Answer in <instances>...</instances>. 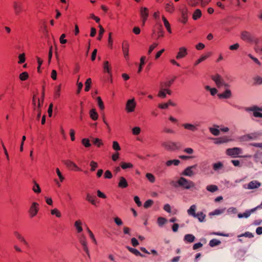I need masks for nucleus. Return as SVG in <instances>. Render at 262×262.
Returning <instances> with one entry per match:
<instances>
[{"label":"nucleus","mask_w":262,"mask_h":262,"mask_svg":"<svg viewBox=\"0 0 262 262\" xmlns=\"http://www.w3.org/2000/svg\"><path fill=\"white\" fill-rule=\"evenodd\" d=\"M243 153L242 149L239 147H233L229 148L226 149V154L227 155L230 156L232 158H237V157H243V158H251V156L250 155H244V156H239V155Z\"/></svg>","instance_id":"nucleus-1"},{"label":"nucleus","mask_w":262,"mask_h":262,"mask_svg":"<svg viewBox=\"0 0 262 262\" xmlns=\"http://www.w3.org/2000/svg\"><path fill=\"white\" fill-rule=\"evenodd\" d=\"M178 184L180 187L185 189H190L195 187V184L192 181L186 179L184 177H180L178 180Z\"/></svg>","instance_id":"nucleus-2"},{"label":"nucleus","mask_w":262,"mask_h":262,"mask_svg":"<svg viewBox=\"0 0 262 262\" xmlns=\"http://www.w3.org/2000/svg\"><path fill=\"white\" fill-rule=\"evenodd\" d=\"M162 146L167 150L173 151L179 149L181 147V144L180 143L173 142H164L162 143Z\"/></svg>","instance_id":"nucleus-3"},{"label":"nucleus","mask_w":262,"mask_h":262,"mask_svg":"<svg viewBox=\"0 0 262 262\" xmlns=\"http://www.w3.org/2000/svg\"><path fill=\"white\" fill-rule=\"evenodd\" d=\"M211 79L215 83L217 88H221L223 86L224 80L220 75L216 74L212 75L211 76Z\"/></svg>","instance_id":"nucleus-4"},{"label":"nucleus","mask_w":262,"mask_h":262,"mask_svg":"<svg viewBox=\"0 0 262 262\" xmlns=\"http://www.w3.org/2000/svg\"><path fill=\"white\" fill-rule=\"evenodd\" d=\"M197 167V164H195L190 166L187 167L182 172V174L185 176L191 177L194 174L193 169H195Z\"/></svg>","instance_id":"nucleus-5"},{"label":"nucleus","mask_w":262,"mask_h":262,"mask_svg":"<svg viewBox=\"0 0 262 262\" xmlns=\"http://www.w3.org/2000/svg\"><path fill=\"white\" fill-rule=\"evenodd\" d=\"M13 8L14 9L15 14L16 15H19V13L23 11L22 4L19 2H16V1L13 2Z\"/></svg>","instance_id":"nucleus-6"},{"label":"nucleus","mask_w":262,"mask_h":262,"mask_svg":"<svg viewBox=\"0 0 262 262\" xmlns=\"http://www.w3.org/2000/svg\"><path fill=\"white\" fill-rule=\"evenodd\" d=\"M38 203L36 202H34L32 203L29 211L31 217H33L37 214L38 211Z\"/></svg>","instance_id":"nucleus-7"},{"label":"nucleus","mask_w":262,"mask_h":262,"mask_svg":"<svg viewBox=\"0 0 262 262\" xmlns=\"http://www.w3.org/2000/svg\"><path fill=\"white\" fill-rule=\"evenodd\" d=\"M79 242L83 246V248L84 251L86 252V254L88 255V257H90V255L88 247L87 246V243L85 239V237L84 235H81V237L79 238Z\"/></svg>","instance_id":"nucleus-8"},{"label":"nucleus","mask_w":262,"mask_h":262,"mask_svg":"<svg viewBox=\"0 0 262 262\" xmlns=\"http://www.w3.org/2000/svg\"><path fill=\"white\" fill-rule=\"evenodd\" d=\"M136 106L134 99L128 100L126 104V110L128 112H132L134 111Z\"/></svg>","instance_id":"nucleus-9"},{"label":"nucleus","mask_w":262,"mask_h":262,"mask_svg":"<svg viewBox=\"0 0 262 262\" xmlns=\"http://www.w3.org/2000/svg\"><path fill=\"white\" fill-rule=\"evenodd\" d=\"M140 15L142 19L143 25H144L148 16V10L146 7H142L140 10Z\"/></svg>","instance_id":"nucleus-10"},{"label":"nucleus","mask_w":262,"mask_h":262,"mask_svg":"<svg viewBox=\"0 0 262 262\" xmlns=\"http://www.w3.org/2000/svg\"><path fill=\"white\" fill-rule=\"evenodd\" d=\"M182 126L185 129L194 132L198 130V126H199V124H192L189 123H186L183 124Z\"/></svg>","instance_id":"nucleus-11"},{"label":"nucleus","mask_w":262,"mask_h":262,"mask_svg":"<svg viewBox=\"0 0 262 262\" xmlns=\"http://www.w3.org/2000/svg\"><path fill=\"white\" fill-rule=\"evenodd\" d=\"M188 54L187 50L185 47H181L179 48V52L176 56L177 59H180L185 57Z\"/></svg>","instance_id":"nucleus-12"},{"label":"nucleus","mask_w":262,"mask_h":262,"mask_svg":"<svg viewBox=\"0 0 262 262\" xmlns=\"http://www.w3.org/2000/svg\"><path fill=\"white\" fill-rule=\"evenodd\" d=\"M241 38L242 40L247 41L249 42H252L253 41L251 34L246 31L242 32Z\"/></svg>","instance_id":"nucleus-13"},{"label":"nucleus","mask_w":262,"mask_h":262,"mask_svg":"<svg viewBox=\"0 0 262 262\" xmlns=\"http://www.w3.org/2000/svg\"><path fill=\"white\" fill-rule=\"evenodd\" d=\"M62 162L71 170H80L79 168L74 162L70 160H64Z\"/></svg>","instance_id":"nucleus-14"},{"label":"nucleus","mask_w":262,"mask_h":262,"mask_svg":"<svg viewBox=\"0 0 262 262\" xmlns=\"http://www.w3.org/2000/svg\"><path fill=\"white\" fill-rule=\"evenodd\" d=\"M220 99H229L232 96V93L229 89H226L223 93L217 94Z\"/></svg>","instance_id":"nucleus-15"},{"label":"nucleus","mask_w":262,"mask_h":262,"mask_svg":"<svg viewBox=\"0 0 262 262\" xmlns=\"http://www.w3.org/2000/svg\"><path fill=\"white\" fill-rule=\"evenodd\" d=\"M261 184L257 181H252L248 185V189H253L259 187Z\"/></svg>","instance_id":"nucleus-16"},{"label":"nucleus","mask_w":262,"mask_h":262,"mask_svg":"<svg viewBox=\"0 0 262 262\" xmlns=\"http://www.w3.org/2000/svg\"><path fill=\"white\" fill-rule=\"evenodd\" d=\"M215 142L214 143L215 144H223L225 143H227L230 141H231V139H229L227 137L225 136L223 137L218 138L215 139Z\"/></svg>","instance_id":"nucleus-17"},{"label":"nucleus","mask_w":262,"mask_h":262,"mask_svg":"<svg viewBox=\"0 0 262 262\" xmlns=\"http://www.w3.org/2000/svg\"><path fill=\"white\" fill-rule=\"evenodd\" d=\"M14 235L21 242H22L24 244L28 246L29 244L25 239L24 236H23L18 232L14 231Z\"/></svg>","instance_id":"nucleus-18"},{"label":"nucleus","mask_w":262,"mask_h":262,"mask_svg":"<svg viewBox=\"0 0 262 262\" xmlns=\"http://www.w3.org/2000/svg\"><path fill=\"white\" fill-rule=\"evenodd\" d=\"M128 186V183L123 177L119 178V182L118 183V187L121 188H125Z\"/></svg>","instance_id":"nucleus-19"},{"label":"nucleus","mask_w":262,"mask_h":262,"mask_svg":"<svg viewBox=\"0 0 262 262\" xmlns=\"http://www.w3.org/2000/svg\"><path fill=\"white\" fill-rule=\"evenodd\" d=\"M196 209V205H191L189 209H188V210H187L188 214L190 216H192L193 217H195L196 216V213H195Z\"/></svg>","instance_id":"nucleus-20"},{"label":"nucleus","mask_w":262,"mask_h":262,"mask_svg":"<svg viewBox=\"0 0 262 262\" xmlns=\"http://www.w3.org/2000/svg\"><path fill=\"white\" fill-rule=\"evenodd\" d=\"M128 48L129 45L128 43L126 42L122 45V51L123 52L124 56L126 59L128 58Z\"/></svg>","instance_id":"nucleus-21"},{"label":"nucleus","mask_w":262,"mask_h":262,"mask_svg":"<svg viewBox=\"0 0 262 262\" xmlns=\"http://www.w3.org/2000/svg\"><path fill=\"white\" fill-rule=\"evenodd\" d=\"M253 210V208L250 210H246L244 213H238L237 215V216L238 218H248L250 216V215L251 214V213H253L254 211H252Z\"/></svg>","instance_id":"nucleus-22"},{"label":"nucleus","mask_w":262,"mask_h":262,"mask_svg":"<svg viewBox=\"0 0 262 262\" xmlns=\"http://www.w3.org/2000/svg\"><path fill=\"white\" fill-rule=\"evenodd\" d=\"M61 84H59L54 88V98L55 99L58 98L60 95Z\"/></svg>","instance_id":"nucleus-23"},{"label":"nucleus","mask_w":262,"mask_h":262,"mask_svg":"<svg viewBox=\"0 0 262 262\" xmlns=\"http://www.w3.org/2000/svg\"><path fill=\"white\" fill-rule=\"evenodd\" d=\"M195 236L191 234H187L184 236V241L188 243H192L195 240Z\"/></svg>","instance_id":"nucleus-24"},{"label":"nucleus","mask_w":262,"mask_h":262,"mask_svg":"<svg viewBox=\"0 0 262 262\" xmlns=\"http://www.w3.org/2000/svg\"><path fill=\"white\" fill-rule=\"evenodd\" d=\"M126 248L132 253L136 256H140L141 257H144V255L141 254L137 249L131 248L129 246H126Z\"/></svg>","instance_id":"nucleus-25"},{"label":"nucleus","mask_w":262,"mask_h":262,"mask_svg":"<svg viewBox=\"0 0 262 262\" xmlns=\"http://www.w3.org/2000/svg\"><path fill=\"white\" fill-rule=\"evenodd\" d=\"M165 9L167 12L170 13H172L174 11L173 4L171 2L166 4Z\"/></svg>","instance_id":"nucleus-26"},{"label":"nucleus","mask_w":262,"mask_h":262,"mask_svg":"<svg viewBox=\"0 0 262 262\" xmlns=\"http://www.w3.org/2000/svg\"><path fill=\"white\" fill-rule=\"evenodd\" d=\"M213 169L215 171H219L220 170H221L223 168V164L221 162H219L215 163H214L212 165Z\"/></svg>","instance_id":"nucleus-27"},{"label":"nucleus","mask_w":262,"mask_h":262,"mask_svg":"<svg viewBox=\"0 0 262 262\" xmlns=\"http://www.w3.org/2000/svg\"><path fill=\"white\" fill-rule=\"evenodd\" d=\"M161 90L159 91L158 96L161 98H165L166 97V92L163 84H160Z\"/></svg>","instance_id":"nucleus-28"},{"label":"nucleus","mask_w":262,"mask_h":262,"mask_svg":"<svg viewBox=\"0 0 262 262\" xmlns=\"http://www.w3.org/2000/svg\"><path fill=\"white\" fill-rule=\"evenodd\" d=\"M82 222L80 220H77L75 222L74 226L76 227L77 231L78 233L82 231V228L81 227Z\"/></svg>","instance_id":"nucleus-29"},{"label":"nucleus","mask_w":262,"mask_h":262,"mask_svg":"<svg viewBox=\"0 0 262 262\" xmlns=\"http://www.w3.org/2000/svg\"><path fill=\"white\" fill-rule=\"evenodd\" d=\"M90 117L93 120H96L98 119V115L95 108L92 109L90 112Z\"/></svg>","instance_id":"nucleus-30"},{"label":"nucleus","mask_w":262,"mask_h":262,"mask_svg":"<svg viewBox=\"0 0 262 262\" xmlns=\"http://www.w3.org/2000/svg\"><path fill=\"white\" fill-rule=\"evenodd\" d=\"M206 189L211 192H214L218 190V187L215 185H209L207 186Z\"/></svg>","instance_id":"nucleus-31"},{"label":"nucleus","mask_w":262,"mask_h":262,"mask_svg":"<svg viewBox=\"0 0 262 262\" xmlns=\"http://www.w3.org/2000/svg\"><path fill=\"white\" fill-rule=\"evenodd\" d=\"M202 15V12L201 11L198 9L195 10L193 14L192 18L194 20H196L198 18H199Z\"/></svg>","instance_id":"nucleus-32"},{"label":"nucleus","mask_w":262,"mask_h":262,"mask_svg":"<svg viewBox=\"0 0 262 262\" xmlns=\"http://www.w3.org/2000/svg\"><path fill=\"white\" fill-rule=\"evenodd\" d=\"M34 185L32 187V190L35 193H39L41 192V189L38 184L35 181L33 182Z\"/></svg>","instance_id":"nucleus-33"},{"label":"nucleus","mask_w":262,"mask_h":262,"mask_svg":"<svg viewBox=\"0 0 262 262\" xmlns=\"http://www.w3.org/2000/svg\"><path fill=\"white\" fill-rule=\"evenodd\" d=\"M221 242L220 241H219L217 239L214 238V239H212L211 241H210L209 245L210 247H213L214 246L219 245L221 244Z\"/></svg>","instance_id":"nucleus-34"},{"label":"nucleus","mask_w":262,"mask_h":262,"mask_svg":"<svg viewBox=\"0 0 262 262\" xmlns=\"http://www.w3.org/2000/svg\"><path fill=\"white\" fill-rule=\"evenodd\" d=\"M180 163V161L179 160H168L166 162V165L167 166H170L172 164H173L175 166L178 165Z\"/></svg>","instance_id":"nucleus-35"},{"label":"nucleus","mask_w":262,"mask_h":262,"mask_svg":"<svg viewBox=\"0 0 262 262\" xmlns=\"http://www.w3.org/2000/svg\"><path fill=\"white\" fill-rule=\"evenodd\" d=\"M103 70L104 72H106L108 74L111 73L110 64L108 61H105L103 64Z\"/></svg>","instance_id":"nucleus-36"},{"label":"nucleus","mask_w":262,"mask_h":262,"mask_svg":"<svg viewBox=\"0 0 262 262\" xmlns=\"http://www.w3.org/2000/svg\"><path fill=\"white\" fill-rule=\"evenodd\" d=\"M195 218H197L199 221L201 222H202L204 221V220L206 216L205 214H204L202 212H198L196 214Z\"/></svg>","instance_id":"nucleus-37"},{"label":"nucleus","mask_w":262,"mask_h":262,"mask_svg":"<svg viewBox=\"0 0 262 262\" xmlns=\"http://www.w3.org/2000/svg\"><path fill=\"white\" fill-rule=\"evenodd\" d=\"M167 222V220L163 217H159L158 218L157 222L159 226L161 227L165 224Z\"/></svg>","instance_id":"nucleus-38"},{"label":"nucleus","mask_w":262,"mask_h":262,"mask_svg":"<svg viewBox=\"0 0 262 262\" xmlns=\"http://www.w3.org/2000/svg\"><path fill=\"white\" fill-rule=\"evenodd\" d=\"M91 83H92V80H91V78H88L85 82V89L84 90L86 91V92H88L90 89V88H91Z\"/></svg>","instance_id":"nucleus-39"},{"label":"nucleus","mask_w":262,"mask_h":262,"mask_svg":"<svg viewBox=\"0 0 262 262\" xmlns=\"http://www.w3.org/2000/svg\"><path fill=\"white\" fill-rule=\"evenodd\" d=\"M95 198V196H92L90 194L86 195V200L94 205H96Z\"/></svg>","instance_id":"nucleus-40"},{"label":"nucleus","mask_w":262,"mask_h":262,"mask_svg":"<svg viewBox=\"0 0 262 262\" xmlns=\"http://www.w3.org/2000/svg\"><path fill=\"white\" fill-rule=\"evenodd\" d=\"M92 142L93 144L98 147H100L102 145V142L101 139L98 138H92Z\"/></svg>","instance_id":"nucleus-41"},{"label":"nucleus","mask_w":262,"mask_h":262,"mask_svg":"<svg viewBox=\"0 0 262 262\" xmlns=\"http://www.w3.org/2000/svg\"><path fill=\"white\" fill-rule=\"evenodd\" d=\"M97 100L98 102V106L99 107L101 110H103L104 109V105L103 102L100 97H97Z\"/></svg>","instance_id":"nucleus-42"},{"label":"nucleus","mask_w":262,"mask_h":262,"mask_svg":"<svg viewBox=\"0 0 262 262\" xmlns=\"http://www.w3.org/2000/svg\"><path fill=\"white\" fill-rule=\"evenodd\" d=\"M176 77H174L172 79L165 82H162L161 84H163V86L165 88H169L171 86V84L173 83Z\"/></svg>","instance_id":"nucleus-43"},{"label":"nucleus","mask_w":262,"mask_h":262,"mask_svg":"<svg viewBox=\"0 0 262 262\" xmlns=\"http://www.w3.org/2000/svg\"><path fill=\"white\" fill-rule=\"evenodd\" d=\"M146 178L150 183H154L155 181V176L150 173H147L146 174Z\"/></svg>","instance_id":"nucleus-44"},{"label":"nucleus","mask_w":262,"mask_h":262,"mask_svg":"<svg viewBox=\"0 0 262 262\" xmlns=\"http://www.w3.org/2000/svg\"><path fill=\"white\" fill-rule=\"evenodd\" d=\"M29 75L27 72H24L19 75V78L22 81H25L28 79Z\"/></svg>","instance_id":"nucleus-45"},{"label":"nucleus","mask_w":262,"mask_h":262,"mask_svg":"<svg viewBox=\"0 0 262 262\" xmlns=\"http://www.w3.org/2000/svg\"><path fill=\"white\" fill-rule=\"evenodd\" d=\"M181 13H182V20H181V21L182 23L183 24H185L187 20V13H186V11H182L181 12Z\"/></svg>","instance_id":"nucleus-46"},{"label":"nucleus","mask_w":262,"mask_h":262,"mask_svg":"<svg viewBox=\"0 0 262 262\" xmlns=\"http://www.w3.org/2000/svg\"><path fill=\"white\" fill-rule=\"evenodd\" d=\"M81 142L85 147H89L91 146V144L90 143V140L88 138L83 139L81 141Z\"/></svg>","instance_id":"nucleus-47"},{"label":"nucleus","mask_w":262,"mask_h":262,"mask_svg":"<svg viewBox=\"0 0 262 262\" xmlns=\"http://www.w3.org/2000/svg\"><path fill=\"white\" fill-rule=\"evenodd\" d=\"M209 131L212 134H213L214 136H218L220 135V133L219 129L213 127H210Z\"/></svg>","instance_id":"nucleus-48"},{"label":"nucleus","mask_w":262,"mask_h":262,"mask_svg":"<svg viewBox=\"0 0 262 262\" xmlns=\"http://www.w3.org/2000/svg\"><path fill=\"white\" fill-rule=\"evenodd\" d=\"M226 210V208H223L221 209H215L213 212H211L210 214L212 215H220L222 213H223Z\"/></svg>","instance_id":"nucleus-49"},{"label":"nucleus","mask_w":262,"mask_h":262,"mask_svg":"<svg viewBox=\"0 0 262 262\" xmlns=\"http://www.w3.org/2000/svg\"><path fill=\"white\" fill-rule=\"evenodd\" d=\"M99 36L97 38L98 40H100L102 37L103 34L104 32V29L103 28L101 25L99 26Z\"/></svg>","instance_id":"nucleus-50"},{"label":"nucleus","mask_w":262,"mask_h":262,"mask_svg":"<svg viewBox=\"0 0 262 262\" xmlns=\"http://www.w3.org/2000/svg\"><path fill=\"white\" fill-rule=\"evenodd\" d=\"M121 166L122 169H126V168H132L133 167V165L132 164L130 163H122L121 164Z\"/></svg>","instance_id":"nucleus-51"},{"label":"nucleus","mask_w":262,"mask_h":262,"mask_svg":"<svg viewBox=\"0 0 262 262\" xmlns=\"http://www.w3.org/2000/svg\"><path fill=\"white\" fill-rule=\"evenodd\" d=\"M158 30V37H163L164 36V31L163 30L162 26L161 24L159 25Z\"/></svg>","instance_id":"nucleus-52"},{"label":"nucleus","mask_w":262,"mask_h":262,"mask_svg":"<svg viewBox=\"0 0 262 262\" xmlns=\"http://www.w3.org/2000/svg\"><path fill=\"white\" fill-rule=\"evenodd\" d=\"M208 56H209V55H204V56H202V57H201L199 59H198L195 61V62L194 63V65L196 66V65L199 64L201 62H202L204 60H205V59H206L208 58Z\"/></svg>","instance_id":"nucleus-53"},{"label":"nucleus","mask_w":262,"mask_h":262,"mask_svg":"<svg viewBox=\"0 0 262 262\" xmlns=\"http://www.w3.org/2000/svg\"><path fill=\"white\" fill-rule=\"evenodd\" d=\"M242 236L247 237L249 238H252V237H253L254 235H253V233H252L251 232L247 231V232H246L245 233L242 234L238 236V237H242Z\"/></svg>","instance_id":"nucleus-54"},{"label":"nucleus","mask_w":262,"mask_h":262,"mask_svg":"<svg viewBox=\"0 0 262 262\" xmlns=\"http://www.w3.org/2000/svg\"><path fill=\"white\" fill-rule=\"evenodd\" d=\"M154 203V202L151 200H148L146 201L144 204V207L145 208H148L150 207Z\"/></svg>","instance_id":"nucleus-55"},{"label":"nucleus","mask_w":262,"mask_h":262,"mask_svg":"<svg viewBox=\"0 0 262 262\" xmlns=\"http://www.w3.org/2000/svg\"><path fill=\"white\" fill-rule=\"evenodd\" d=\"M113 148L116 150L118 151L121 149L120 146L117 141H113Z\"/></svg>","instance_id":"nucleus-56"},{"label":"nucleus","mask_w":262,"mask_h":262,"mask_svg":"<svg viewBox=\"0 0 262 262\" xmlns=\"http://www.w3.org/2000/svg\"><path fill=\"white\" fill-rule=\"evenodd\" d=\"M90 166L91 167V170L94 171L95 170L96 168L98 167V164L97 162L92 161L90 162Z\"/></svg>","instance_id":"nucleus-57"},{"label":"nucleus","mask_w":262,"mask_h":262,"mask_svg":"<svg viewBox=\"0 0 262 262\" xmlns=\"http://www.w3.org/2000/svg\"><path fill=\"white\" fill-rule=\"evenodd\" d=\"M51 213L52 215H56L58 217H60L61 216V213L57 209L55 208L52 210Z\"/></svg>","instance_id":"nucleus-58"},{"label":"nucleus","mask_w":262,"mask_h":262,"mask_svg":"<svg viewBox=\"0 0 262 262\" xmlns=\"http://www.w3.org/2000/svg\"><path fill=\"white\" fill-rule=\"evenodd\" d=\"M133 134L135 135H138L140 133L141 129L139 127H135L132 129Z\"/></svg>","instance_id":"nucleus-59"},{"label":"nucleus","mask_w":262,"mask_h":262,"mask_svg":"<svg viewBox=\"0 0 262 262\" xmlns=\"http://www.w3.org/2000/svg\"><path fill=\"white\" fill-rule=\"evenodd\" d=\"M246 111H262V107H258L256 106H254L251 107H247L246 108Z\"/></svg>","instance_id":"nucleus-60"},{"label":"nucleus","mask_w":262,"mask_h":262,"mask_svg":"<svg viewBox=\"0 0 262 262\" xmlns=\"http://www.w3.org/2000/svg\"><path fill=\"white\" fill-rule=\"evenodd\" d=\"M19 61L18 63L21 64L24 63L25 61V54H20L18 56Z\"/></svg>","instance_id":"nucleus-61"},{"label":"nucleus","mask_w":262,"mask_h":262,"mask_svg":"<svg viewBox=\"0 0 262 262\" xmlns=\"http://www.w3.org/2000/svg\"><path fill=\"white\" fill-rule=\"evenodd\" d=\"M158 43H154L152 45H151V46H150L149 47V50L148 51V54H151V53L152 52V51L154 50V49L157 47V46H158Z\"/></svg>","instance_id":"nucleus-62"},{"label":"nucleus","mask_w":262,"mask_h":262,"mask_svg":"<svg viewBox=\"0 0 262 262\" xmlns=\"http://www.w3.org/2000/svg\"><path fill=\"white\" fill-rule=\"evenodd\" d=\"M104 176L105 179H111L113 177L111 172L108 170L105 172Z\"/></svg>","instance_id":"nucleus-63"},{"label":"nucleus","mask_w":262,"mask_h":262,"mask_svg":"<svg viewBox=\"0 0 262 262\" xmlns=\"http://www.w3.org/2000/svg\"><path fill=\"white\" fill-rule=\"evenodd\" d=\"M199 3V0H190L188 2V4L192 7L196 6Z\"/></svg>","instance_id":"nucleus-64"}]
</instances>
